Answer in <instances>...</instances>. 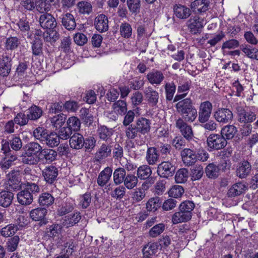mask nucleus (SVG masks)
Wrapping results in <instances>:
<instances>
[{
    "label": "nucleus",
    "instance_id": "obj_1",
    "mask_svg": "<svg viewBox=\"0 0 258 258\" xmlns=\"http://www.w3.org/2000/svg\"><path fill=\"white\" fill-rule=\"evenodd\" d=\"M225 127H223L221 131V135L219 134H211L207 139V144L208 147L210 149V151L212 150H220L223 149L225 146V142L226 139L224 138Z\"/></svg>",
    "mask_w": 258,
    "mask_h": 258
},
{
    "label": "nucleus",
    "instance_id": "obj_2",
    "mask_svg": "<svg viewBox=\"0 0 258 258\" xmlns=\"http://www.w3.org/2000/svg\"><path fill=\"white\" fill-rule=\"evenodd\" d=\"M175 169L172 160L164 161L158 165L157 173L161 177L168 178L174 174Z\"/></svg>",
    "mask_w": 258,
    "mask_h": 258
},
{
    "label": "nucleus",
    "instance_id": "obj_3",
    "mask_svg": "<svg viewBox=\"0 0 258 258\" xmlns=\"http://www.w3.org/2000/svg\"><path fill=\"white\" fill-rule=\"evenodd\" d=\"M152 173L151 168L147 165L140 166L137 170V177L141 180L148 179V182L144 183L142 184L143 188L149 187L148 183L150 184L154 183L153 178H150Z\"/></svg>",
    "mask_w": 258,
    "mask_h": 258
},
{
    "label": "nucleus",
    "instance_id": "obj_4",
    "mask_svg": "<svg viewBox=\"0 0 258 258\" xmlns=\"http://www.w3.org/2000/svg\"><path fill=\"white\" fill-rule=\"evenodd\" d=\"M21 179L18 171H12L7 175L6 188L8 190H15L21 187Z\"/></svg>",
    "mask_w": 258,
    "mask_h": 258
},
{
    "label": "nucleus",
    "instance_id": "obj_5",
    "mask_svg": "<svg viewBox=\"0 0 258 258\" xmlns=\"http://www.w3.org/2000/svg\"><path fill=\"white\" fill-rule=\"evenodd\" d=\"M175 125L186 140L189 141L193 138L194 134L191 126L188 125L182 118H179L176 120Z\"/></svg>",
    "mask_w": 258,
    "mask_h": 258
},
{
    "label": "nucleus",
    "instance_id": "obj_6",
    "mask_svg": "<svg viewBox=\"0 0 258 258\" xmlns=\"http://www.w3.org/2000/svg\"><path fill=\"white\" fill-rule=\"evenodd\" d=\"M112 144L111 142H106L101 144L95 154L96 161H100L111 155L113 147Z\"/></svg>",
    "mask_w": 258,
    "mask_h": 258
},
{
    "label": "nucleus",
    "instance_id": "obj_7",
    "mask_svg": "<svg viewBox=\"0 0 258 258\" xmlns=\"http://www.w3.org/2000/svg\"><path fill=\"white\" fill-rule=\"evenodd\" d=\"M39 23L41 27L46 29L55 28L57 26L55 18L51 14L47 13H44L40 16Z\"/></svg>",
    "mask_w": 258,
    "mask_h": 258
},
{
    "label": "nucleus",
    "instance_id": "obj_8",
    "mask_svg": "<svg viewBox=\"0 0 258 258\" xmlns=\"http://www.w3.org/2000/svg\"><path fill=\"white\" fill-rule=\"evenodd\" d=\"M212 108V104L209 101H207L201 104L199 112V120L200 122L205 123L208 120Z\"/></svg>",
    "mask_w": 258,
    "mask_h": 258
},
{
    "label": "nucleus",
    "instance_id": "obj_9",
    "mask_svg": "<svg viewBox=\"0 0 258 258\" xmlns=\"http://www.w3.org/2000/svg\"><path fill=\"white\" fill-rule=\"evenodd\" d=\"M58 169L54 166L45 167L42 170V175L45 181L48 184H53L56 180L58 175Z\"/></svg>",
    "mask_w": 258,
    "mask_h": 258
},
{
    "label": "nucleus",
    "instance_id": "obj_10",
    "mask_svg": "<svg viewBox=\"0 0 258 258\" xmlns=\"http://www.w3.org/2000/svg\"><path fill=\"white\" fill-rule=\"evenodd\" d=\"M190 32L194 34L200 33L203 27V21L198 16L191 17L186 23Z\"/></svg>",
    "mask_w": 258,
    "mask_h": 258
},
{
    "label": "nucleus",
    "instance_id": "obj_11",
    "mask_svg": "<svg viewBox=\"0 0 258 258\" xmlns=\"http://www.w3.org/2000/svg\"><path fill=\"white\" fill-rule=\"evenodd\" d=\"M182 160L186 166H191L194 164L198 158L196 152L190 149L185 148L181 152Z\"/></svg>",
    "mask_w": 258,
    "mask_h": 258
},
{
    "label": "nucleus",
    "instance_id": "obj_12",
    "mask_svg": "<svg viewBox=\"0 0 258 258\" xmlns=\"http://www.w3.org/2000/svg\"><path fill=\"white\" fill-rule=\"evenodd\" d=\"M144 93L148 104L152 106H156L159 98V93L149 86L145 88Z\"/></svg>",
    "mask_w": 258,
    "mask_h": 258
},
{
    "label": "nucleus",
    "instance_id": "obj_13",
    "mask_svg": "<svg viewBox=\"0 0 258 258\" xmlns=\"http://www.w3.org/2000/svg\"><path fill=\"white\" fill-rule=\"evenodd\" d=\"M94 26L96 29L100 33L106 32L108 29V20L104 14L98 15L94 20Z\"/></svg>",
    "mask_w": 258,
    "mask_h": 258
},
{
    "label": "nucleus",
    "instance_id": "obj_14",
    "mask_svg": "<svg viewBox=\"0 0 258 258\" xmlns=\"http://www.w3.org/2000/svg\"><path fill=\"white\" fill-rule=\"evenodd\" d=\"M209 3L208 0H195L191 3L190 8L195 14H201L209 9Z\"/></svg>",
    "mask_w": 258,
    "mask_h": 258
},
{
    "label": "nucleus",
    "instance_id": "obj_15",
    "mask_svg": "<svg viewBox=\"0 0 258 258\" xmlns=\"http://www.w3.org/2000/svg\"><path fill=\"white\" fill-rule=\"evenodd\" d=\"M135 125L139 134L143 135L148 133L151 129L150 120L144 117H141L137 119Z\"/></svg>",
    "mask_w": 258,
    "mask_h": 258
},
{
    "label": "nucleus",
    "instance_id": "obj_16",
    "mask_svg": "<svg viewBox=\"0 0 258 258\" xmlns=\"http://www.w3.org/2000/svg\"><path fill=\"white\" fill-rule=\"evenodd\" d=\"M61 20V24L66 29L68 30H74L76 26V23L74 16L70 13H67L62 15L60 18Z\"/></svg>",
    "mask_w": 258,
    "mask_h": 258
},
{
    "label": "nucleus",
    "instance_id": "obj_17",
    "mask_svg": "<svg viewBox=\"0 0 258 258\" xmlns=\"http://www.w3.org/2000/svg\"><path fill=\"white\" fill-rule=\"evenodd\" d=\"M112 173V170L109 167H107L104 168L99 174L97 178L98 184L103 187L109 181Z\"/></svg>",
    "mask_w": 258,
    "mask_h": 258
},
{
    "label": "nucleus",
    "instance_id": "obj_18",
    "mask_svg": "<svg viewBox=\"0 0 258 258\" xmlns=\"http://www.w3.org/2000/svg\"><path fill=\"white\" fill-rule=\"evenodd\" d=\"M146 159L150 165H156L159 161V154L155 147L148 148L147 151Z\"/></svg>",
    "mask_w": 258,
    "mask_h": 258
},
{
    "label": "nucleus",
    "instance_id": "obj_19",
    "mask_svg": "<svg viewBox=\"0 0 258 258\" xmlns=\"http://www.w3.org/2000/svg\"><path fill=\"white\" fill-rule=\"evenodd\" d=\"M70 147L74 149H82L84 145V138L81 134L75 133L70 139Z\"/></svg>",
    "mask_w": 258,
    "mask_h": 258
},
{
    "label": "nucleus",
    "instance_id": "obj_20",
    "mask_svg": "<svg viewBox=\"0 0 258 258\" xmlns=\"http://www.w3.org/2000/svg\"><path fill=\"white\" fill-rule=\"evenodd\" d=\"M238 121L242 123H251L256 118L255 114L251 111L241 109L238 111Z\"/></svg>",
    "mask_w": 258,
    "mask_h": 258
},
{
    "label": "nucleus",
    "instance_id": "obj_21",
    "mask_svg": "<svg viewBox=\"0 0 258 258\" xmlns=\"http://www.w3.org/2000/svg\"><path fill=\"white\" fill-rule=\"evenodd\" d=\"M251 170V166L247 161H243L239 164V167L237 168L236 175L240 178L246 177Z\"/></svg>",
    "mask_w": 258,
    "mask_h": 258
},
{
    "label": "nucleus",
    "instance_id": "obj_22",
    "mask_svg": "<svg viewBox=\"0 0 258 258\" xmlns=\"http://www.w3.org/2000/svg\"><path fill=\"white\" fill-rule=\"evenodd\" d=\"M246 189L247 187L243 182H237L228 190L227 195L229 197L237 196L242 194Z\"/></svg>",
    "mask_w": 258,
    "mask_h": 258
},
{
    "label": "nucleus",
    "instance_id": "obj_23",
    "mask_svg": "<svg viewBox=\"0 0 258 258\" xmlns=\"http://www.w3.org/2000/svg\"><path fill=\"white\" fill-rule=\"evenodd\" d=\"M147 78L151 84L158 85L163 81L164 76L161 71L153 70L148 74Z\"/></svg>",
    "mask_w": 258,
    "mask_h": 258
},
{
    "label": "nucleus",
    "instance_id": "obj_24",
    "mask_svg": "<svg viewBox=\"0 0 258 258\" xmlns=\"http://www.w3.org/2000/svg\"><path fill=\"white\" fill-rule=\"evenodd\" d=\"M14 199V194L10 191L2 190L0 192V206L4 208L9 207Z\"/></svg>",
    "mask_w": 258,
    "mask_h": 258
},
{
    "label": "nucleus",
    "instance_id": "obj_25",
    "mask_svg": "<svg viewBox=\"0 0 258 258\" xmlns=\"http://www.w3.org/2000/svg\"><path fill=\"white\" fill-rule=\"evenodd\" d=\"M57 152L52 149H44L39 154L40 161L45 160L46 162L50 163L56 160Z\"/></svg>",
    "mask_w": 258,
    "mask_h": 258
},
{
    "label": "nucleus",
    "instance_id": "obj_26",
    "mask_svg": "<svg viewBox=\"0 0 258 258\" xmlns=\"http://www.w3.org/2000/svg\"><path fill=\"white\" fill-rule=\"evenodd\" d=\"M158 248L159 244L157 242H149L143 248V258H151L150 256L155 254Z\"/></svg>",
    "mask_w": 258,
    "mask_h": 258
},
{
    "label": "nucleus",
    "instance_id": "obj_27",
    "mask_svg": "<svg viewBox=\"0 0 258 258\" xmlns=\"http://www.w3.org/2000/svg\"><path fill=\"white\" fill-rule=\"evenodd\" d=\"M17 155H14L13 153L7 154L0 161L1 167L5 170L9 169L14 164V162L17 160Z\"/></svg>",
    "mask_w": 258,
    "mask_h": 258
},
{
    "label": "nucleus",
    "instance_id": "obj_28",
    "mask_svg": "<svg viewBox=\"0 0 258 258\" xmlns=\"http://www.w3.org/2000/svg\"><path fill=\"white\" fill-rule=\"evenodd\" d=\"M174 12L177 18L182 19H187L191 15L190 9L181 5H176L174 6Z\"/></svg>",
    "mask_w": 258,
    "mask_h": 258
},
{
    "label": "nucleus",
    "instance_id": "obj_29",
    "mask_svg": "<svg viewBox=\"0 0 258 258\" xmlns=\"http://www.w3.org/2000/svg\"><path fill=\"white\" fill-rule=\"evenodd\" d=\"M17 199L18 202L20 204L22 205H29L32 203L34 197L30 192H28L24 189L17 194Z\"/></svg>",
    "mask_w": 258,
    "mask_h": 258
},
{
    "label": "nucleus",
    "instance_id": "obj_30",
    "mask_svg": "<svg viewBox=\"0 0 258 258\" xmlns=\"http://www.w3.org/2000/svg\"><path fill=\"white\" fill-rule=\"evenodd\" d=\"M220 167L214 163H210L205 168V173L209 178H216L220 174Z\"/></svg>",
    "mask_w": 258,
    "mask_h": 258
},
{
    "label": "nucleus",
    "instance_id": "obj_31",
    "mask_svg": "<svg viewBox=\"0 0 258 258\" xmlns=\"http://www.w3.org/2000/svg\"><path fill=\"white\" fill-rule=\"evenodd\" d=\"M11 59L6 56L0 63V76L3 77H7L11 72Z\"/></svg>",
    "mask_w": 258,
    "mask_h": 258
},
{
    "label": "nucleus",
    "instance_id": "obj_32",
    "mask_svg": "<svg viewBox=\"0 0 258 258\" xmlns=\"http://www.w3.org/2000/svg\"><path fill=\"white\" fill-rule=\"evenodd\" d=\"M97 133L100 139L105 141L106 142H110L111 137L112 135V130L105 126H101L98 128Z\"/></svg>",
    "mask_w": 258,
    "mask_h": 258
},
{
    "label": "nucleus",
    "instance_id": "obj_33",
    "mask_svg": "<svg viewBox=\"0 0 258 258\" xmlns=\"http://www.w3.org/2000/svg\"><path fill=\"white\" fill-rule=\"evenodd\" d=\"M126 171L124 168L116 169L113 173V181L115 185H119L122 182L126 177Z\"/></svg>",
    "mask_w": 258,
    "mask_h": 258
},
{
    "label": "nucleus",
    "instance_id": "obj_34",
    "mask_svg": "<svg viewBox=\"0 0 258 258\" xmlns=\"http://www.w3.org/2000/svg\"><path fill=\"white\" fill-rule=\"evenodd\" d=\"M62 227L58 224H52L46 228V233L48 237L54 239L61 234Z\"/></svg>",
    "mask_w": 258,
    "mask_h": 258
},
{
    "label": "nucleus",
    "instance_id": "obj_35",
    "mask_svg": "<svg viewBox=\"0 0 258 258\" xmlns=\"http://www.w3.org/2000/svg\"><path fill=\"white\" fill-rule=\"evenodd\" d=\"M43 35L44 40L51 43L55 42L59 38V34L55 28L46 31L43 33Z\"/></svg>",
    "mask_w": 258,
    "mask_h": 258
},
{
    "label": "nucleus",
    "instance_id": "obj_36",
    "mask_svg": "<svg viewBox=\"0 0 258 258\" xmlns=\"http://www.w3.org/2000/svg\"><path fill=\"white\" fill-rule=\"evenodd\" d=\"M32 54L35 56H38L42 53L43 42L40 38L35 37L31 42Z\"/></svg>",
    "mask_w": 258,
    "mask_h": 258
},
{
    "label": "nucleus",
    "instance_id": "obj_37",
    "mask_svg": "<svg viewBox=\"0 0 258 258\" xmlns=\"http://www.w3.org/2000/svg\"><path fill=\"white\" fill-rule=\"evenodd\" d=\"M191 217L183 213L182 211L179 210L175 212L172 217V222L173 224H177L180 223L186 222L191 219Z\"/></svg>",
    "mask_w": 258,
    "mask_h": 258
},
{
    "label": "nucleus",
    "instance_id": "obj_38",
    "mask_svg": "<svg viewBox=\"0 0 258 258\" xmlns=\"http://www.w3.org/2000/svg\"><path fill=\"white\" fill-rule=\"evenodd\" d=\"M162 201L159 197L150 198L146 204L148 211L155 212L161 207Z\"/></svg>",
    "mask_w": 258,
    "mask_h": 258
},
{
    "label": "nucleus",
    "instance_id": "obj_39",
    "mask_svg": "<svg viewBox=\"0 0 258 258\" xmlns=\"http://www.w3.org/2000/svg\"><path fill=\"white\" fill-rule=\"evenodd\" d=\"M180 114L182 117V119H184L185 121L193 122L197 116V111L196 108L192 106Z\"/></svg>",
    "mask_w": 258,
    "mask_h": 258
},
{
    "label": "nucleus",
    "instance_id": "obj_40",
    "mask_svg": "<svg viewBox=\"0 0 258 258\" xmlns=\"http://www.w3.org/2000/svg\"><path fill=\"white\" fill-rule=\"evenodd\" d=\"M192 106V100L190 98H186L178 101L175 107L177 112L180 114Z\"/></svg>",
    "mask_w": 258,
    "mask_h": 258
},
{
    "label": "nucleus",
    "instance_id": "obj_41",
    "mask_svg": "<svg viewBox=\"0 0 258 258\" xmlns=\"http://www.w3.org/2000/svg\"><path fill=\"white\" fill-rule=\"evenodd\" d=\"M124 126L125 127V135L127 139L134 140L138 136L139 132L135 124Z\"/></svg>",
    "mask_w": 258,
    "mask_h": 258
},
{
    "label": "nucleus",
    "instance_id": "obj_42",
    "mask_svg": "<svg viewBox=\"0 0 258 258\" xmlns=\"http://www.w3.org/2000/svg\"><path fill=\"white\" fill-rule=\"evenodd\" d=\"M43 111L42 109L36 106L32 105L28 109V116L30 120H37L42 115Z\"/></svg>",
    "mask_w": 258,
    "mask_h": 258
},
{
    "label": "nucleus",
    "instance_id": "obj_43",
    "mask_svg": "<svg viewBox=\"0 0 258 258\" xmlns=\"http://www.w3.org/2000/svg\"><path fill=\"white\" fill-rule=\"evenodd\" d=\"M138 182V177L132 174H127L123 181L124 187L128 189H132L136 187Z\"/></svg>",
    "mask_w": 258,
    "mask_h": 258
},
{
    "label": "nucleus",
    "instance_id": "obj_44",
    "mask_svg": "<svg viewBox=\"0 0 258 258\" xmlns=\"http://www.w3.org/2000/svg\"><path fill=\"white\" fill-rule=\"evenodd\" d=\"M47 214V210L44 208H38L32 210L30 215L31 218L35 221H39L44 219Z\"/></svg>",
    "mask_w": 258,
    "mask_h": 258
},
{
    "label": "nucleus",
    "instance_id": "obj_45",
    "mask_svg": "<svg viewBox=\"0 0 258 258\" xmlns=\"http://www.w3.org/2000/svg\"><path fill=\"white\" fill-rule=\"evenodd\" d=\"M44 142L48 147L53 148L59 144L60 139L56 133L51 132L48 134Z\"/></svg>",
    "mask_w": 258,
    "mask_h": 258
},
{
    "label": "nucleus",
    "instance_id": "obj_46",
    "mask_svg": "<svg viewBox=\"0 0 258 258\" xmlns=\"http://www.w3.org/2000/svg\"><path fill=\"white\" fill-rule=\"evenodd\" d=\"M54 199L48 192L42 194L39 198L38 202L41 206L48 207L54 203Z\"/></svg>",
    "mask_w": 258,
    "mask_h": 258
},
{
    "label": "nucleus",
    "instance_id": "obj_47",
    "mask_svg": "<svg viewBox=\"0 0 258 258\" xmlns=\"http://www.w3.org/2000/svg\"><path fill=\"white\" fill-rule=\"evenodd\" d=\"M195 208V204L190 201H185L180 204L179 206V210L187 214L189 216H192V211Z\"/></svg>",
    "mask_w": 258,
    "mask_h": 258
},
{
    "label": "nucleus",
    "instance_id": "obj_48",
    "mask_svg": "<svg viewBox=\"0 0 258 258\" xmlns=\"http://www.w3.org/2000/svg\"><path fill=\"white\" fill-rule=\"evenodd\" d=\"M42 147L37 143H30L26 148V152L28 154L38 156V154L41 152Z\"/></svg>",
    "mask_w": 258,
    "mask_h": 258
},
{
    "label": "nucleus",
    "instance_id": "obj_49",
    "mask_svg": "<svg viewBox=\"0 0 258 258\" xmlns=\"http://www.w3.org/2000/svg\"><path fill=\"white\" fill-rule=\"evenodd\" d=\"M188 177V171L185 168H181L176 173L175 180L177 183H182L185 182Z\"/></svg>",
    "mask_w": 258,
    "mask_h": 258
},
{
    "label": "nucleus",
    "instance_id": "obj_50",
    "mask_svg": "<svg viewBox=\"0 0 258 258\" xmlns=\"http://www.w3.org/2000/svg\"><path fill=\"white\" fill-rule=\"evenodd\" d=\"M39 154L38 156L28 154L25 152L22 158V162L24 164L34 165L40 161Z\"/></svg>",
    "mask_w": 258,
    "mask_h": 258
},
{
    "label": "nucleus",
    "instance_id": "obj_51",
    "mask_svg": "<svg viewBox=\"0 0 258 258\" xmlns=\"http://www.w3.org/2000/svg\"><path fill=\"white\" fill-rule=\"evenodd\" d=\"M18 229L19 228L17 225L9 224L1 229V234L4 237H10L14 235Z\"/></svg>",
    "mask_w": 258,
    "mask_h": 258
},
{
    "label": "nucleus",
    "instance_id": "obj_52",
    "mask_svg": "<svg viewBox=\"0 0 258 258\" xmlns=\"http://www.w3.org/2000/svg\"><path fill=\"white\" fill-rule=\"evenodd\" d=\"M20 44V41L17 37H10L7 38L5 48L7 50H13L17 48Z\"/></svg>",
    "mask_w": 258,
    "mask_h": 258
},
{
    "label": "nucleus",
    "instance_id": "obj_53",
    "mask_svg": "<svg viewBox=\"0 0 258 258\" xmlns=\"http://www.w3.org/2000/svg\"><path fill=\"white\" fill-rule=\"evenodd\" d=\"M127 7L133 14H138L140 12L141 7V0H126Z\"/></svg>",
    "mask_w": 258,
    "mask_h": 258
},
{
    "label": "nucleus",
    "instance_id": "obj_54",
    "mask_svg": "<svg viewBox=\"0 0 258 258\" xmlns=\"http://www.w3.org/2000/svg\"><path fill=\"white\" fill-rule=\"evenodd\" d=\"M114 112L118 114H125L127 111L126 102L123 100H118L114 103L112 106Z\"/></svg>",
    "mask_w": 258,
    "mask_h": 258
},
{
    "label": "nucleus",
    "instance_id": "obj_55",
    "mask_svg": "<svg viewBox=\"0 0 258 258\" xmlns=\"http://www.w3.org/2000/svg\"><path fill=\"white\" fill-rule=\"evenodd\" d=\"M66 120V115L62 113L55 115L50 118L52 125L56 128L61 127L64 123Z\"/></svg>",
    "mask_w": 258,
    "mask_h": 258
},
{
    "label": "nucleus",
    "instance_id": "obj_56",
    "mask_svg": "<svg viewBox=\"0 0 258 258\" xmlns=\"http://www.w3.org/2000/svg\"><path fill=\"white\" fill-rule=\"evenodd\" d=\"M119 32L120 35L122 37L128 38L132 36V28L128 23H122L120 26Z\"/></svg>",
    "mask_w": 258,
    "mask_h": 258
},
{
    "label": "nucleus",
    "instance_id": "obj_57",
    "mask_svg": "<svg viewBox=\"0 0 258 258\" xmlns=\"http://www.w3.org/2000/svg\"><path fill=\"white\" fill-rule=\"evenodd\" d=\"M159 149L163 158L167 160H172V155L171 153V147L170 145H162Z\"/></svg>",
    "mask_w": 258,
    "mask_h": 258
},
{
    "label": "nucleus",
    "instance_id": "obj_58",
    "mask_svg": "<svg viewBox=\"0 0 258 258\" xmlns=\"http://www.w3.org/2000/svg\"><path fill=\"white\" fill-rule=\"evenodd\" d=\"M242 51L249 58L258 60V49L252 48L250 46H243L241 48Z\"/></svg>",
    "mask_w": 258,
    "mask_h": 258
},
{
    "label": "nucleus",
    "instance_id": "obj_59",
    "mask_svg": "<svg viewBox=\"0 0 258 258\" xmlns=\"http://www.w3.org/2000/svg\"><path fill=\"white\" fill-rule=\"evenodd\" d=\"M166 98L168 101H171L175 92L176 86L173 82H167L165 85Z\"/></svg>",
    "mask_w": 258,
    "mask_h": 258
},
{
    "label": "nucleus",
    "instance_id": "obj_60",
    "mask_svg": "<svg viewBox=\"0 0 258 258\" xmlns=\"http://www.w3.org/2000/svg\"><path fill=\"white\" fill-rule=\"evenodd\" d=\"M77 7L79 12L84 15L89 14L92 10L91 4L86 1L79 2L77 4Z\"/></svg>",
    "mask_w": 258,
    "mask_h": 258
},
{
    "label": "nucleus",
    "instance_id": "obj_61",
    "mask_svg": "<svg viewBox=\"0 0 258 258\" xmlns=\"http://www.w3.org/2000/svg\"><path fill=\"white\" fill-rule=\"evenodd\" d=\"M48 135V131L43 127H38L33 132V136L37 140L45 142Z\"/></svg>",
    "mask_w": 258,
    "mask_h": 258
},
{
    "label": "nucleus",
    "instance_id": "obj_62",
    "mask_svg": "<svg viewBox=\"0 0 258 258\" xmlns=\"http://www.w3.org/2000/svg\"><path fill=\"white\" fill-rule=\"evenodd\" d=\"M165 230V224L159 223L154 226L149 231V236L155 238L160 235Z\"/></svg>",
    "mask_w": 258,
    "mask_h": 258
},
{
    "label": "nucleus",
    "instance_id": "obj_63",
    "mask_svg": "<svg viewBox=\"0 0 258 258\" xmlns=\"http://www.w3.org/2000/svg\"><path fill=\"white\" fill-rule=\"evenodd\" d=\"M65 221L68 226H72L78 223L81 218L80 213L76 212L75 213L66 216Z\"/></svg>",
    "mask_w": 258,
    "mask_h": 258
},
{
    "label": "nucleus",
    "instance_id": "obj_64",
    "mask_svg": "<svg viewBox=\"0 0 258 258\" xmlns=\"http://www.w3.org/2000/svg\"><path fill=\"white\" fill-rule=\"evenodd\" d=\"M68 126L74 131H78L80 128L81 122L79 119L76 116H72L69 118L67 121Z\"/></svg>",
    "mask_w": 258,
    "mask_h": 258
}]
</instances>
